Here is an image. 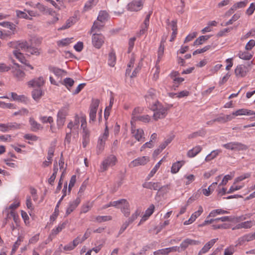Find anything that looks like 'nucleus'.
<instances>
[{
	"label": "nucleus",
	"mask_w": 255,
	"mask_h": 255,
	"mask_svg": "<svg viewBox=\"0 0 255 255\" xmlns=\"http://www.w3.org/2000/svg\"><path fill=\"white\" fill-rule=\"evenodd\" d=\"M169 108L164 107L158 101L150 105V110L154 112L153 117L155 121L164 118Z\"/></svg>",
	"instance_id": "nucleus-1"
},
{
	"label": "nucleus",
	"mask_w": 255,
	"mask_h": 255,
	"mask_svg": "<svg viewBox=\"0 0 255 255\" xmlns=\"http://www.w3.org/2000/svg\"><path fill=\"white\" fill-rule=\"evenodd\" d=\"M30 44L26 52L31 55L39 56L41 53V49L34 47L33 44L35 43L36 45H40L41 42V40L38 38H33L30 39Z\"/></svg>",
	"instance_id": "nucleus-2"
},
{
	"label": "nucleus",
	"mask_w": 255,
	"mask_h": 255,
	"mask_svg": "<svg viewBox=\"0 0 255 255\" xmlns=\"http://www.w3.org/2000/svg\"><path fill=\"white\" fill-rule=\"evenodd\" d=\"M117 160L116 157L114 155H110L108 156L102 162L101 167L102 171H105L107 170L109 166L115 165Z\"/></svg>",
	"instance_id": "nucleus-3"
},
{
	"label": "nucleus",
	"mask_w": 255,
	"mask_h": 255,
	"mask_svg": "<svg viewBox=\"0 0 255 255\" xmlns=\"http://www.w3.org/2000/svg\"><path fill=\"white\" fill-rule=\"evenodd\" d=\"M100 101L98 99L93 100L90 107V122L95 121Z\"/></svg>",
	"instance_id": "nucleus-4"
},
{
	"label": "nucleus",
	"mask_w": 255,
	"mask_h": 255,
	"mask_svg": "<svg viewBox=\"0 0 255 255\" xmlns=\"http://www.w3.org/2000/svg\"><path fill=\"white\" fill-rule=\"evenodd\" d=\"M250 66L251 64H248L247 65L241 64L237 66L235 70L236 76L238 78L246 76L250 70Z\"/></svg>",
	"instance_id": "nucleus-5"
},
{
	"label": "nucleus",
	"mask_w": 255,
	"mask_h": 255,
	"mask_svg": "<svg viewBox=\"0 0 255 255\" xmlns=\"http://www.w3.org/2000/svg\"><path fill=\"white\" fill-rule=\"evenodd\" d=\"M92 40L93 46L98 49L100 48L104 43V37L101 33H94Z\"/></svg>",
	"instance_id": "nucleus-6"
},
{
	"label": "nucleus",
	"mask_w": 255,
	"mask_h": 255,
	"mask_svg": "<svg viewBox=\"0 0 255 255\" xmlns=\"http://www.w3.org/2000/svg\"><path fill=\"white\" fill-rule=\"evenodd\" d=\"M142 187L145 188L161 191L163 189L168 187V185L161 186L160 182H145L142 184Z\"/></svg>",
	"instance_id": "nucleus-7"
},
{
	"label": "nucleus",
	"mask_w": 255,
	"mask_h": 255,
	"mask_svg": "<svg viewBox=\"0 0 255 255\" xmlns=\"http://www.w3.org/2000/svg\"><path fill=\"white\" fill-rule=\"evenodd\" d=\"M149 157L147 156H142L133 160L129 164L130 167H133L139 165H144L149 161Z\"/></svg>",
	"instance_id": "nucleus-8"
},
{
	"label": "nucleus",
	"mask_w": 255,
	"mask_h": 255,
	"mask_svg": "<svg viewBox=\"0 0 255 255\" xmlns=\"http://www.w3.org/2000/svg\"><path fill=\"white\" fill-rule=\"evenodd\" d=\"M139 108H136L134 109L132 112V115L133 117L132 119L136 121H141L144 123H148L150 120V117L147 115H143V116H137L136 115L137 112H139Z\"/></svg>",
	"instance_id": "nucleus-9"
},
{
	"label": "nucleus",
	"mask_w": 255,
	"mask_h": 255,
	"mask_svg": "<svg viewBox=\"0 0 255 255\" xmlns=\"http://www.w3.org/2000/svg\"><path fill=\"white\" fill-rule=\"evenodd\" d=\"M142 6V0H133L128 4V9L130 11H138Z\"/></svg>",
	"instance_id": "nucleus-10"
},
{
	"label": "nucleus",
	"mask_w": 255,
	"mask_h": 255,
	"mask_svg": "<svg viewBox=\"0 0 255 255\" xmlns=\"http://www.w3.org/2000/svg\"><path fill=\"white\" fill-rule=\"evenodd\" d=\"M44 82L43 78L42 77H39L29 81L28 82V85L32 87H36L37 88H41V87L44 85Z\"/></svg>",
	"instance_id": "nucleus-11"
},
{
	"label": "nucleus",
	"mask_w": 255,
	"mask_h": 255,
	"mask_svg": "<svg viewBox=\"0 0 255 255\" xmlns=\"http://www.w3.org/2000/svg\"><path fill=\"white\" fill-rule=\"evenodd\" d=\"M81 202L80 197H77L74 201L71 202L69 203V206L67 208L66 212V215L68 216L71 212H72L78 206Z\"/></svg>",
	"instance_id": "nucleus-12"
},
{
	"label": "nucleus",
	"mask_w": 255,
	"mask_h": 255,
	"mask_svg": "<svg viewBox=\"0 0 255 255\" xmlns=\"http://www.w3.org/2000/svg\"><path fill=\"white\" fill-rule=\"evenodd\" d=\"M218 240V238L214 239L206 243L200 251L198 255H202V254L206 253L213 246Z\"/></svg>",
	"instance_id": "nucleus-13"
},
{
	"label": "nucleus",
	"mask_w": 255,
	"mask_h": 255,
	"mask_svg": "<svg viewBox=\"0 0 255 255\" xmlns=\"http://www.w3.org/2000/svg\"><path fill=\"white\" fill-rule=\"evenodd\" d=\"M49 70L60 79H61L63 76L67 74V72L65 70L55 67H50Z\"/></svg>",
	"instance_id": "nucleus-14"
},
{
	"label": "nucleus",
	"mask_w": 255,
	"mask_h": 255,
	"mask_svg": "<svg viewBox=\"0 0 255 255\" xmlns=\"http://www.w3.org/2000/svg\"><path fill=\"white\" fill-rule=\"evenodd\" d=\"M254 115H255V112L245 109H239L233 113V116H236L242 115L252 116Z\"/></svg>",
	"instance_id": "nucleus-15"
},
{
	"label": "nucleus",
	"mask_w": 255,
	"mask_h": 255,
	"mask_svg": "<svg viewBox=\"0 0 255 255\" xmlns=\"http://www.w3.org/2000/svg\"><path fill=\"white\" fill-rule=\"evenodd\" d=\"M131 133L133 136L138 141H140L141 139L143 138L144 131L141 128L133 129V128H132Z\"/></svg>",
	"instance_id": "nucleus-16"
},
{
	"label": "nucleus",
	"mask_w": 255,
	"mask_h": 255,
	"mask_svg": "<svg viewBox=\"0 0 255 255\" xmlns=\"http://www.w3.org/2000/svg\"><path fill=\"white\" fill-rule=\"evenodd\" d=\"M30 44L26 41H18L15 45V47L18 51L21 50L26 52Z\"/></svg>",
	"instance_id": "nucleus-17"
},
{
	"label": "nucleus",
	"mask_w": 255,
	"mask_h": 255,
	"mask_svg": "<svg viewBox=\"0 0 255 255\" xmlns=\"http://www.w3.org/2000/svg\"><path fill=\"white\" fill-rule=\"evenodd\" d=\"M65 225H66V223H63L62 224H59L56 228L53 229L51 231V233L50 234V235H49V236L48 237V239L50 241H52V237L55 236L56 235H57L60 232H61L62 231V230L63 229H64L65 228Z\"/></svg>",
	"instance_id": "nucleus-18"
},
{
	"label": "nucleus",
	"mask_w": 255,
	"mask_h": 255,
	"mask_svg": "<svg viewBox=\"0 0 255 255\" xmlns=\"http://www.w3.org/2000/svg\"><path fill=\"white\" fill-rule=\"evenodd\" d=\"M233 117L231 115H223L220 116L217 118L213 120L212 122H218L220 123H225L229 121H231L233 119Z\"/></svg>",
	"instance_id": "nucleus-19"
},
{
	"label": "nucleus",
	"mask_w": 255,
	"mask_h": 255,
	"mask_svg": "<svg viewBox=\"0 0 255 255\" xmlns=\"http://www.w3.org/2000/svg\"><path fill=\"white\" fill-rule=\"evenodd\" d=\"M29 123L31 126V130L34 132L43 128L42 126L35 121L33 118H30L29 119Z\"/></svg>",
	"instance_id": "nucleus-20"
},
{
	"label": "nucleus",
	"mask_w": 255,
	"mask_h": 255,
	"mask_svg": "<svg viewBox=\"0 0 255 255\" xmlns=\"http://www.w3.org/2000/svg\"><path fill=\"white\" fill-rule=\"evenodd\" d=\"M255 239V232L244 235L239 239V243L242 244L245 242H250Z\"/></svg>",
	"instance_id": "nucleus-21"
},
{
	"label": "nucleus",
	"mask_w": 255,
	"mask_h": 255,
	"mask_svg": "<svg viewBox=\"0 0 255 255\" xmlns=\"http://www.w3.org/2000/svg\"><path fill=\"white\" fill-rule=\"evenodd\" d=\"M121 211L124 214L125 216L128 217L130 215L129 205L126 200L124 203L121 206Z\"/></svg>",
	"instance_id": "nucleus-22"
},
{
	"label": "nucleus",
	"mask_w": 255,
	"mask_h": 255,
	"mask_svg": "<svg viewBox=\"0 0 255 255\" xmlns=\"http://www.w3.org/2000/svg\"><path fill=\"white\" fill-rule=\"evenodd\" d=\"M184 163L183 160L174 163L171 168V172L173 174L177 173Z\"/></svg>",
	"instance_id": "nucleus-23"
},
{
	"label": "nucleus",
	"mask_w": 255,
	"mask_h": 255,
	"mask_svg": "<svg viewBox=\"0 0 255 255\" xmlns=\"http://www.w3.org/2000/svg\"><path fill=\"white\" fill-rule=\"evenodd\" d=\"M104 27V23L101 21H96L94 22L93 25L91 28V32L94 33H97Z\"/></svg>",
	"instance_id": "nucleus-24"
},
{
	"label": "nucleus",
	"mask_w": 255,
	"mask_h": 255,
	"mask_svg": "<svg viewBox=\"0 0 255 255\" xmlns=\"http://www.w3.org/2000/svg\"><path fill=\"white\" fill-rule=\"evenodd\" d=\"M202 150V147L198 145L190 149L187 152V156L189 157H193L198 154Z\"/></svg>",
	"instance_id": "nucleus-25"
},
{
	"label": "nucleus",
	"mask_w": 255,
	"mask_h": 255,
	"mask_svg": "<svg viewBox=\"0 0 255 255\" xmlns=\"http://www.w3.org/2000/svg\"><path fill=\"white\" fill-rule=\"evenodd\" d=\"M106 141V139L99 137L97 146L98 154H100L104 149Z\"/></svg>",
	"instance_id": "nucleus-26"
},
{
	"label": "nucleus",
	"mask_w": 255,
	"mask_h": 255,
	"mask_svg": "<svg viewBox=\"0 0 255 255\" xmlns=\"http://www.w3.org/2000/svg\"><path fill=\"white\" fill-rule=\"evenodd\" d=\"M42 91L41 88H37L33 90L32 92V96L35 101L39 100L42 96Z\"/></svg>",
	"instance_id": "nucleus-27"
},
{
	"label": "nucleus",
	"mask_w": 255,
	"mask_h": 255,
	"mask_svg": "<svg viewBox=\"0 0 255 255\" xmlns=\"http://www.w3.org/2000/svg\"><path fill=\"white\" fill-rule=\"evenodd\" d=\"M210 35H202L199 36L194 42V45H199L202 44L205 41L208 40L210 38Z\"/></svg>",
	"instance_id": "nucleus-28"
},
{
	"label": "nucleus",
	"mask_w": 255,
	"mask_h": 255,
	"mask_svg": "<svg viewBox=\"0 0 255 255\" xmlns=\"http://www.w3.org/2000/svg\"><path fill=\"white\" fill-rule=\"evenodd\" d=\"M116 54H115V52L113 50H112L109 54V59H108L109 65L111 67H114L116 63Z\"/></svg>",
	"instance_id": "nucleus-29"
},
{
	"label": "nucleus",
	"mask_w": 255,
	"mask_h": 255,
	"mask_svg": "<svg viewBox=\"0 0 255 255\" xmlns=\"http://www.w3.org/2000/svg\"><path fill=\"white\" fill-rule=\"evenodd\" d=\"M217 185V182L213 183L208 189H203L202 192L204 195L208 196L210 195L211 193L214 190Z\"/></svg>",
	"instance_id": "nucleus-30"
},
{
	"label": "nucleus",
	"mask_w": 255,
	"mask_h": 255,
	"mask_svg": "<svg viewBox=\"0 0 255 255\" xmlns=\"http://www.w3.org/2000/svg\"><path fill=\"white\" fill-rule=\"evenodd\" d=\"M145 98L146 102L150 103V99L154 100L156 98L155 91L152 89H149L147 94L145 96Z\"/></svg>",
	"instance_id": "nucleus-31"
},
{
	"label": "nucleus",
	"mask_w": 255,
	"mask_h": 255,
	"mask_svg": "<svg viewBox=\"0 0 255 255\" xmlns=\"http://www.w3.org/2000/svg\"><path fill=\"white\" fill-rule=\"evenodd\" d=\"M108 13L106 11H101L97 17V20L102 23H104L105 21L108 20Z\"/></svg>",
	"instance_id": "nucleus-32"
},
{
	"label": "nucleus",
	"mask_w": 255,
	"mask_h": 255,
	"mask_svg": "<svg viewBox=\"0 0 255 255\" xmlns=\"http://www.w3.org/2000/svg\"><path fill=\"white\" fill-rule=\"evenodd\" d=\"M93 202L88 201L83 205L81 209V213H86L88 212L93 207Z\"/></svg>",
	"instance_id": "nucleus-33"
},
{
	"label": "nucleus",
	"mask_w": 255,
	"mask_h": 255,
	"mask_svg": "<svg viewBox=\"0 0 255 255\" xmlns=\"http://www.w3.org/2000/svg\"><path fill=\"white\" fill-rule=\"evenodd\" d=\"M13 54L15 57L22 63H25L26 61L23 54L17 50H14L13 51Z\"/></svg>",
	"instance_id": "nucleus-34"
},
{
	"label": "nucleus",
	"mask_w": 255,
	"mask_h": 255,
	"mask_svg": "<svg viewBox=\"0 0 255 255\" xmlns=\"http://www.w3.org/2000/svg\"><path fill=\"white\" fill-rule=\"evenodd\" d=\"M96 0H89L85 4L83 8V12L90 10L94 5H95Z\"/></svg>",
	"instance_id": "nucleus-35"
},
{
	"label": "nucleus",
	"mask_w": 255,
	"mask_h": 255,
	"mask_svg": "<svg viewBox=\"0 0 255 255\" xmlns=\"http://www.w3.org/2000/svg\"><path fill=\"white\" fill-rule=\"evenodd\" d=\"M11 96L13 100L19 102H25L26 97L24 95H18L14 92L11 93Z\"/></svg>",
	"instance_id": "nucleus-36"
},
{
	"label": "nucleus",
	"mask_w": 255,
	"mask_h": 255,
	"mask_svg": "<svg viewBox=\"0 0 255 255\" xmlns=\"http://www.w3.org/2000/svg\"><path fill=\"white\" fill-rule=\"evenodd\" d=\"M7 124L9 131L18 129L21 127V124L16 122L8 123Z\"/></svg>",
	"instance_id": "nucleus-37"
},
{
	"label": "nucleus",
	"mask_w": 255,
	"mask_h": 255,
	"mask_svg": "<svg viewBox=\"0 0 255 255\" xmlns=\"http://www.w3.org/2000/svg\"><path fill=\"white\" fill-rule=\"evenodd\" d=\"M238 56L240 58L246 60H249L252 57V55L246 51H240Z\"/></svg>",
	"instance_id": "nucleus-38"
},
{
	"label": "nucleus",
	"mask_w": 255,
	"mask_h": 255,
	"mask_svg": "<svg viewBox=\"0 0 255 255\" xmlns=\"http://www.w3.org/2000/svg\"><path fill=\"white\" fill-rule=\"evenodd\" d=\"M13 75L18 80H22L25 76V73L19 69H15L13 71Z\"/></svg>",
	"instance_id": "nucleus-39"
},
{
	"label": "nucleus",
	"mask_w": 255,
	"mask_h": 255,
	"mask_svg": "<svg viewBox=\"0 0 255 255\" xmlns=\"http://www.w3.org/2000/svg\"><path fill=\"white\" fill-rule=\"evenodd\" d=\"M162 159L160 160L154 167V168L151 170L148 176L147 177V180H149V179L152 177L154 174L156 172L158 168H159Z\"/></svg>",
	"instance_id": "nucleus-40"
},
{
	"label": "nucleus",
	"mask_w": 255,
	"mask_h": 255,
	"mask_svg": "<svg viewBox=\"0 0 255 255\" xmlns=\"http://www.w3.org/2000/svg\"><path fill=\"white\" fill-rule=\"evenodd\" d=\"M234 148L233 150H243L247 148L246 145L242 144V143L238 142H234Z\"/></svg>",
	"instance_id": "nucleus-41"
},
{
	"label": "nucleus",
	"mask_w": 255,
	"mask_h": 255,
	"mask_svg": "<svg viewBox=\"0 0 255 255\" xmlns=\"http://www.w3.org/2000/svg\"><path fill=\"white\" fill-rule=\"evenodd\" d=\"M74 83V81L70 78H66L64 79L62 84L64 85L66 88L70 90L69 87H71L73 86Z\"/></svg>",
	"instance_id": "nucleus-42"
},
{
	"label": "nucleus",
	"mask_w": 255,
	"mask_h": 255,
	"mask_svg": "<svg viewBox=\"0 0 255 255\" xmlns=\"http://www.w3.org/2000/svg\"><path fill=\"white\" fill-rule=\"evenodd\" d=\"M154 210V206L153 204H151L148 208L145 211V213L143 217H145V219H147L152 214Z\"/></svg>",
	"instance_id": "nucleus-43"
},
{
	"label": "nucleus",
	"mask_w": 255,
	"mask_h": 255,
	"mask_svg": "<svg viewBox=\"0 0 255 255\" xmlns=\"http://www.w3.org/2000/svg\"><path fill=\"white\" fill-rule=\"evenodd\" d=\"M141 211L139 209H137L134 213H133L131 216L129 218L128 220V222L130 224H131L139 216Z\"/></svg>",
	"instance_id": "nucleus-44"
},
{
	"label": "nucleus",
	"mask_w": 255,
	"mask_h": 255,
	"mask_svg": "<svg viewBox=\"0 0 255 255\" xmlns=\"http://www.w3.org/2000/svg\"><path fill=\"white\" fill-rule=\"evenodd\" d=\"M112 218L110 216H98L96 218V221L99 223L110 221Z\"/></svg>",
	"instance_id": "nucleus-45"
},
{
	"label": "nucleus",
	"mask_w": 255,
	"mask_h": 255,
	"mask_svg": "<svg viewBox=\"0 0 255 255\" xmlns=\"http://www.w3.org/2000/svg\"><path fill=\"white\" fill-rule=\"evenodd\" d=\"M74 19V18H71L68 19L66 21V24L59 28V30H63L71 27L75 23V21H73Z\"/></svg>",
	"instance_id": "nucleus-46"
},
{
	"label": "nucleus",
	"mask_w": 255,
	"mask_h": 255,
	"mask_svg": "<svg viewBox=\"0 0 255 255\" xmlns=\"http://www.w3.org/2000/svg\"><path fill=\"white\" fill-rule=\"evenodd\" d=\"M211 45H209L205 46L203 48L197 49L193 52V55H195L197 54L204 53L207 51V50H209L211 48Z\"/></svg>",
	"instance_id": "nucleus-47"
},
{
	"label": "nucleus",
	"mask_w": 255,
	"mask_h": 255,
	"mask_svg": "<svg viewBox=\"0 0 255 255\" xmlns=\"http://www.w3.org/2000/svg\"><path fill=\"white\" fill-rule=\"evenodd\" d=\"M71 42V39L67 38L57 41V45L59 46H65L68 45Z\"/></svg>",
	"instance_id": "nucleus-48"
},
{
	"label": "nucleus",
	"mask_w": 255,
	"mask_h": 255,
	"mask_svg": "<svg viewBox=\"0 0 255 255\" xmlns=\"http://www.w3.org/2000/svg\"><path fill=\"white\" fill-rule=\"evenodd\" d=\"M247 3H248L247 0L240 1V2H238L236 3H235L233 6H234V8H235L236 10H237L238 8H243V7H245L246 6Z\"/></svg>",
	"instance_id": "nucleus-49"
},
{
	"label": "nucleus",
	"mask_w": 255,
	"mask_h": 255,
	"mask_svg": "<svg viewBox=\"0 0 255 255\" xmlns=\"http://www.w3.org/2000/svg\"><path fill=\"white\" fill-rule=\"evenodd\" d=\"M240 17V13H236L234 14V15L232 16V18L230 19L229 21H228L226 24L225 25L227 26L230 24H232L234 21H236Z\"/></svg>",
	"instance_id": "nucleus-50"
},
{
	"label": "nucleus",
	"mask_w": 255,
	"mask_h": 255,
	"mask_svg": "<svg viewBox=\"0 0 255 255\" xmlns=\"http://www.w3.org/2000/svg\"><path fill=\"white\" fill-rule=\"evenodd\" d=\"M126 200L125 199H122L118 201L112 202V206L119 208L123 204V203H124Z\"/></svg>",
	"instance_id": "nucleus-51"
},
{
	"label": "nucleus",
	"mask_w": 255,
	"mask_h": 255,
	"mask_svg": "<svg viewBox=\"0 0 255 255\" xmlns=\"http://www.w3.org/2000/svg\"><path fill=\"white\" fill-rule=\"evenodd\" d=\"M189 245V239H186L181 243L179 247L180 249L181 248V251H184Z\"/></svg>",
	"instance_id": "nucleus-52"
},
{
	"label": "nucleus",
	"mask_w": 255,
	"mask_h": 255,
	"mask_svg": "<svg viewBox=\"0 0 255 255\" xmlns=\"http://www.w3.org/2000/svg\"><path fill=\"white\" fill-rule=\"evenodd\" d=\"M54 151H55L54 146H51L49 147L48 151V154H47L48 155H47V157L48 160H51L52 156L54 154Z\"/></svg>",
	"instance_id": "nucleus-53"
},
{
	"label": "nucleus",
	"mask_w": 255,
	"mask_h": 255,
	"mask_svg": "<svg viewBox=\"0 0 255 255\" xmlns=\"http://www.w3.org/2000/svg\"><path fill=\"white\" fill-rule=\"evenodd\" d=\"M40 120L43 123H44V124L45 123L51 124V123H52L53 122V118L52 117H47L46 116H43V117H41L40 118Z\"/></svg>",
	"instance_id": "nucleus-54"
},
{
	"label": "nucleus",
	"mask_w": 255,
	"mask_h": 255,
	"mask_svg": "<svg viewBox=\"0 0 255 255\" xmlns=\"http://www.w3.org/2000/svg\"><path fill=\"white\" fill-rule=\"evenodd\" d=\"M76 181V176L75 175H73L70 180L68 186V191L70 192L72 188L74 186Z\"/></svg>",
	"instance_id": "nucleus-55"
},
{
	"label": "nucleus",
	"mask_w": 255,
	"mask_h": 255,
	"mask_svg": "<svg viewBox=\"0 0 255 255\" xmlns=\"http://www.w3.org/2000/svg\"><path fill=\"white\" fill-rule=\"evenodd\" d=\"M21 240L19 238H18L17 241L15 242L14 244L13 245L12 247V249L11 250V255H12L13 254H14L17 249L18 248L20 244Z\"/></svg>",
	"instance_id": "nucleus-56"
},
{
	"label": "nucleus",
	"mask_w": 255,
	"mask_h": 255,
	"mask_svg": "<svg viewBox=\"0 0 255 255\" xmlns=\"http://www.w3.org/2000/svg\"><path fill=\"white\" fill-rule=\"evenodd\" d=\"M153 255H168V253L167 252L166 249L165 248V249H160V250H158L156 251H154L153 252Z\"/></svg>",
	"instance_id": "nucleus-57"
},
{
	"label": "nucleus",
	"mask_w": 255,
	"mask_h": 255,
	"mask_svg": "<svg viewBox=\"0 0 255 255\" xmlns=\"http://www.w3.org/2000/svg\"><path fill=\"white\" fill-rule=\"evenodd\" d=\"M255 10V2H253L250 4V7L247 9L246 13L249 15H252Z\"/></svg>",
	"instance_id": "nucleus-58"
},
{
	"label": "nucleus",
	"mask_w": 255,
	"mask_h": 255,
	"mask_svg": "<svg viewBox=\"0 0 255 255\" xmlns=\"http://www.w3.org/2000/svg\"><path fill=\"white\" fill-rule=\"evenodd\" d=\"M255 46V41L253 39L250 40L246 44L245 48L247 50H251Z\"/></svg>",
	"instance_id": "nucleus-59"
},
{
	"label": "nucleus",
	"mask_w": 255,
	"mask_h": 255,
	"mask_svg": "<svg viewBox=\"0 0 255 255\" xmlns=\"http://www.w3.org/2000/svg\"><path fill=\"white\" fill-rule=\"evenodd\" d=\"M28 113V111L25 108H22L19 110L18 111L15 112L13 114V116H16L18 115H23L24 114H27Z\"/></svg>",
	"instance_id": "nucleus-60"
},
{
	"label": "nucleus",
	"mask_w": 255,
	"mask_h": 255,
	"mask_svg": "<svg viewBox=\"0 0 255 255\" xmlns=\"http://www.w3.org/2000/svg\"><path fill=\"white\" fill-rule=\"evenodd\" d=\"M66 115V111L65 110V109H62L58 113L57 118L65 119Z\"/></svg>",
	"instance_id": "nucleus-61"
},
{
	"label": "nucleus",
	"mask_w": 255,
	"mask_h": 255,
	"mask_svg": "<svg viewBox=\"0 0 255 255\" xmlns=\"http://www.w3.org/2000/svg\"><path fill=\"white\" fill-rule=\"evenodd\" d=\"M253 226V222L251 221L241 223V227L242 228L249 229Z\"/></svg>",
	"instance_id": "nucleus-62"
},
{
	"label": "nucleus",
	"mask_w": 255,
	"mask_h": 255,
	"mask_svg": "<svg viewBox=\"0 0 255 255\" xmlns=\"http://www.w3.org/2000/svg\"><path fill=\"white\" fill-rule=\"evenodd\" d=\"M148 27L143 25H141L140 26V30L139 32L137 33L138 36H140L144 34L147 31Z\"/></svg>",
	"instance_id": "nucleus-63"
},
{
	"label": "nucleus",
	"mask_w": 255,
	"mask_h": 255,
	"mask_svg": "<svg viewBox=\"0 0 255 255\" xmlns=\"http://www.w3.org/2000/svg\"><path fill=\"white\" fill-rule=\"evenodd\" d=\"M16 13L17 16L19 18H26V19H28L29 18L27 14L23 11L17 10H16Z\"/></svg>",
	"instance_id": "nucleus-64"
}]
</instances>
